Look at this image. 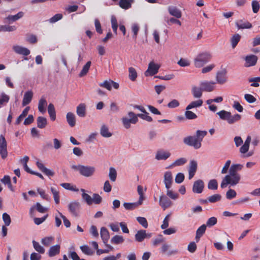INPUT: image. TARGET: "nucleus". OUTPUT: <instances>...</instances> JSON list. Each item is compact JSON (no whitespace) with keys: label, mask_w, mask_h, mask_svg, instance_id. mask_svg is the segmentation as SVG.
<instances>
[{"label":"nucleus","mask_w":260,"mask_h":260,"mask_svg":"<svg viewBox=\"0 0 260 260\" xmlns=\"http://www.w3.org/2000/svg\"><path fill=\"white\" fill-rule=\"evenodd\" d=\"M124 241V239L123 236L120 235H115L111 239V243L113 244H120L122 243Z\"/></svg>","instance_id":"nucleus-40"},{"label":"nucleus","mask_w":260,"mask_h":260,"mask_svg":"<svg viewBox=\"0 0 260 260\" xmlns=\"http://www.w3.org/2000/svg\"><path fill=\"white\" fill-rule=\"evenodd\" d=\"M16 29V27L15 26L0 25V31H13Z\"/></svg>","instance_id":"nucleus-55"},{"label":"nucleus","mask_w":260,"mask_h":260,"mask_svg":"<svg viewBox=\"0 0 260 260\" xmlns=\"http://www.w3.org/2000/svg\"><path fill=\"white\" fill-rule=\"evenodd\" d=\"M207 132L205 131L198 130L194 136H187L183 139V143L189 146L193 147L198 149L202 146L201 142L203 138L207 135Z\"/></svg>","instance_id":"nucleus-1"},{"label":"nucleus","mask_w":260,"mask_h":260,"mask_svg":"<svg viewBox=\"0 0 260 260\" xmlns=\"http://www.w3.org/2000/svg\"><path fill=\"white\" fill-rule=\"evenodd\" d=\"M29 157L27 156H25L23 158L20 160V162L23 165L24 169L26 172L30 173L32 171L27 165V163L28 161Z\"/></svg>","instance_id":"nucleus-47"},{"label":"nucleus","mask_w":260,"mask_h":260,"mask_svg":"<svg viewBox=\"0 0 260 260\" xmlns=\"http://www.w3.org/2000/svg\"><path fill=\"white\" fill-rule=\"evenodd\" d=\"M67 121L71 127H73L76 124L75 115L72 112H68L66 115Z\"/></svg>","instance_id":"nucleus-28"},{"label":"nucleus","mask_w":260,"mask_h":260,"mask_svg":"<svg viewBox=\"0 0 260 260\" xmlns=\"http://www.w3.org/2000/svg\"><path fill=\"white\" fill-rule=\"evenodd\" d=\"M13 51L17 54L27 56L30 54V50L27 48L19 45H14Z\"/></svg>","instance_id":"nucleus-15"},{"label":"nucleus","mask_w":260,"mask_h":260,"mask_svg":"<svg viewBox=\"0 0 260 260\" xmlns=\"http://www.w3.org/2000/svg\"><path fill=\"white\" fill-rule=\"evenodd\" d=\"M221 196L219 194H214L209 197L207 200L204 201V203L209 202L210 203H215L221 200Z\"/></svg>","instance_id":"nucleus-43"},{"label":"nucleus","mask_w":260,"mask_h":260,"mask_svg":"<svg viewBox=\"0 0 260 260\" xmlns=\"http://www.w3.org/2000/svg\"><path fill=\"white\" fill-rule=\"evenodd\" d=\"M203 90L201 87L194 86L192 87L191 93L194 98L199 99L202 96Z\"/></svg>","instance_id":"nucleus-30"},{"label":"nucleus","mask_w":260,"mask_h":260,"mask_svg":"<svg viewBox=\"0 0 260 260\" xmlns=\"http://www.w3.org/2000/svg\"><path fill=\"white\" fill-rule=\"evenodd\" d=\"M137 220L143 228H147L148 227V222L145 217H137Z\"/></svg>","instance_id":"nucleus-64"},{"label":"nucleus","mask_w":260,"mask_h":260,"mask_svg":"<svg viewBox=\"0 0 260 260\" xmlns=\"http://www.w3.org/2000/svg\"><path fill=\"white\" fill-rule=\"evenodd\" d=\"M203 101L202 100L199 99L197 101L191 102L188 105L186 108V110H190L192 108H199L202 106Z\"/></svg>","instance_id":"nucleus-34"},{"label":"nucleus","mask_w":260,"mask_h":260,"mask_svg":"<svg viewBox=\"0 0 260 260\" xmlns=\"http://www.w3.org/2000/svg\"><path fill=\"white\" fill-rule=\"evenodd\" d=\"M170 156L171 153L169 151L159 150L156 153L155 158L157 160H165Z\"/></svg>","instance_id":"nucleus-13"},{"label":"nucleus","mask_w":260,"mask_h":260,"mask_svg":"<svg viewBox=\"0 0 260 260\" xmlns=\"http://www.w3.org/2000/svg\"><path fill=\"white\" fill-rule=\"evenodd\" d=\"M251 6L253 12L254 13H257L260 8L259 3L257 1L253 0L251 3Z\"/></svg>","instance_id":"nucleus-62"},{"label":"nucleus","mask_w":260,"mask_h":260,"mask_svg":"<svg viewBox=\"0 0 260 260\" xmlns=\"http://www.w3.org/2000/svg\"><path fill=\"white\" fill-rule=\"evenodd\" d=\"M99 85L101 87L106 88L108 90H111L112 86L116 89L119 88V84L111 80H105L103 82L100 83Z\"/></svg>","instance_id":"nucleus-14"},{"label":"nucleus","mask_w":260,"mask_h":260,"mask_svg":"<svg viewBox=\"0 0 260 260\" xmlns=\"http://www.w3.org/2000/svg\"><path fill=\"white\" fill-rule=\"evenodd\" d=\"M216 81L218 83L223 84L227 81L226 71L225 70L218 72L216 76Z\"/></svg>","instance_id":"nucleus-18"},{"label":"nucleus","mask_w":260,"mask_h":260,"mask_svg":"<svg viewBox=\"0 0 260 260\" xmlns=\"http://www.w3.org/2000/svg\"><path fill=\"white\" fill-rule=\"evenodd\" d=\"M206 230V225L205 224H203L201 226H200L196 231V239L198 241L200 238L203 236V235L205 233V231Z\"/></svg>","instance_id":"nucleus-38"},{"label":"nucleus","mask_w":260,"mask_h":260,"mask_svg":"<svg viewBox=\"0 0 260 260\" xmlns=\"http://www.w3.org/2000/svg\"><path fill=\"white\" fill-rule=\"evenodd\" d=\"M7 144L3 135L0 136V155L3 159H5L8 156Z\"/></svg>","instance_id":"nucleus-8"},{"label":"nucleus","mask_w":260,"mask_h":260,"mask_svg":"<svg viewBox=\"0 0 260 260\" xmlns=\"http://www.w3.org/2000/svg\"><path fill=\"white\" fill-rule=\"evenodd\" d=\"M82 198L87 205H90L92 204V198L89 194L86 193H82Z\"/></svg>","instance_id":"nucleus-63"},{"label":"nucleus","mask_w":260,"mask_h":260,"mask_svg":"<svg viewBox=\"0 0 260 260\" xmlns=\"http://www.w3.org/2000/svg\"><path fill=\"white\" fill-rule=\"evenodd\" d=\"M128 72L129 79L132 81H135L137 77V73L136 70L133 67H130L128 68Z\"/></svg>","instance_id":"nucleus-49"},{"label":"nucleus","mask_w":260,"mask_h":260,"mask_svg":"<svg viewBox=\"0 0 260 260\" xmlns=\"http://www.w3.org/2000/svg\"><path fill=\"white\" fill-rule=\"evenodd\" d=\"M244 58L245 61L244 66L246 68L255 66L258 59L256 55L253 54L247 55Z\"/></svg>","instance_id":"nucleus-11"},{"label":"nucleus","mask_w":260,"mask_h":260,"mask_svg":"<svg viewBox=\"0 0 260 260\" xmlns=\"http://www.w3.org/2000/svg\"><path fill=\"white\" fill-rule=\"evenodd\" d=\"M187 160L185 157H180L176 159L168 168H172L175 167L181 166L185 164Z\"/></svg>","instance_id":"nucleus-26"},{"label":"nucleus","mask_w":260,"mask_h":260,"mask_svg":"<svg viewBox=\"0 0 260 260\" xmlns=\"http://www.w3.org/2000/svg\"><path fill=\"white\" fill-rule=\"evenodd\" d=\"M24 16V13L22 11L19 12L15 15H9L5 18V20L9 22H14L20 19Z\"/></svg>","instance_id":"nucleus-35"},{"label":"nucleus","mask_w":260,"mask_h":260,"mask_svg":"<svg viewBox=\"0 0 260 260\" xmlns=\"http://www.w3.org/2000/svg\"><path fill=\"white\" fill-rule=\"evenodd\" d=\"M60 246L58 244L52 246L50 247L48 254L49 257H53L60 252Z\"/></svg>","instance_id":"nucleus-23"},{"label":"nucleus","mask_w":260,"mask_h":260,"mask_svg":"<svg viewBox=\"0 0 260 260\" xmlns=\"http://www.w3.org/2000/svg\"><path fill=\"white\" fill-rule=\"evenodd\" d=\"M29 110V107H26L24 110L22 111V113L19 116L16 121V124H19L22 120L28 114V111Z\"/></svg>","instance_id":"nucleus-46"},{"label":"nucleus","mask_w":260,"mask_h":260,"mask_svg":"<svg viewBox=\"0 0 260 260\" xmlns=\"http://www.w3.org/2000/svg\"><path fill=\"white\" fill-rule=\"evenodd\" d=\"M80 207V203L77 201L72 202L68 205L69 211L74 216L77 215Z\"/></svg>","instance_id":"nucleus-16"},{"label":"nucleus","mask_w":260,"mask_h":260,"mask_svg":"<svg viewBox=\"0 0 260 260\" xmlns=\"http://www.w3.org/2000/svg\"><path fill=\"white\" fill-rule=\"evenodd\" d=\"M91 66V61H88L86 62V63L83 67L82 70L79 74L80 77H83L85 76L88 72L90 67Z\"/></svg>","instance_id":"nucleus-50"},{"label":"nucleus","mask_w":260,"mask_h":260,"mask_svg":"<svg viewBox=\"0 0 260 260\" xmlns=\"http://www.w3.org/2000/svg\"><path fill=\"white\" fill-rule=\"evenodd\" d=\"M109 177L110 179L114 182L117 177V172L115 168L110 167L109 169Z\"/></svg>","instance_id":"nucleus-51"},{"label":"nucleus","mask_w":260,"mask_h":260,"mask_svg":"<svg viewBox=\"0 0 260 260\" xmlns=\"http://www.w3.org/2000/svg\"><path fill=\"white\" fill-rule=\"evenodd\" d=\"M240 39L241 36L238 34H235L232 37L231 43L233 48H235L236 47Z\"/></svg>","instance_id":"nucleus-41"},{"label":"nucleus","mask_w":260,"mask_h":260,"mask_svg":"<svg viewBox=\"0 0 260 260\" xmlns=\"http://www.w3.org/2000/svg\"><path fill=\"white\" fill-rule=\"evenodd\" d=\"M218 187V183L216 179L210 180L208 184V188L211 190H216Z\"/></svg>","instance_id":"nucleus-57"},{"label":"nucleus","mask_w":260,"mask_h":260,"mask_svg":"<svg viewBox=\"0 0 260 260\" xmlns=\"http://www.w3.org/2000/svg\"><path fill=\"white\" fill-rule=\"evenodd\" d=\"M241 179V176H236L226 175L222 179L220 187L222 188L226 187L229 184L231 186H235L238 184Z\"/></svg>","instance_id":"nucleus-5"},{"label":"nucleus","mask_w":260,"mask_h":260,"mask_svg":"<svg viewBox=\"0 0 260 260\" xmlns=\"http://www.w3.org/2000/svg\"><path fill=\"white\" fill-rule=\"evenodd\" d=\"M142 204V203L138 201L137 202L135 203H124L123 204V206L126 210H132L138 207Z\"/></svg>","instance_id":"nucleus-32"},{"label":"nucleus","mask_w":260,"mask_h":260,"mask_svg":"<svg viewBox=\"0 0 260 260\" xmlns=\"http://www.w3.org/2000/svg\"><path fill=\"white\" fill-rule=\"evenodd\" d=\"M168 11L170 15L177 18L181 17L182 13L181 11L176 7L170 6L168 8Z\"/></svg>","instance_id":"nucleus-24"},{"label":"nucleus","mask_w":260,"mask_h":260,"mask_svg":"<svg viewBox=\"0 0 260 260\" xmlns=\"http://www.w3.org/2000/svg\"><path fill=\"white\" fill-rule=\"evenodd\" d=\"M137 191L139 195V201L143 204V201L145 199L143 187L141 185H138L137 187Z\"/></svg>","instance_id":"nucleus-59"},{"label":"nucleus","mask_w":260,"mask_h":260,"mask_svg":"<svg viewBox=\"0 0 260 260\" xmlns=\"http://www.w3.org/2000/svg\"><path fill=\"white\" fill-rule=\"evenodd\" d=\"M241 116L240 114H236L234 115H232L231 113L228 123L230 124H233L239 121L241 119Z\"/></svg>","instance_id":"nucleus-45"},{"label":"nucleus","mask_w":260,"mask_h":260,"mask_svg":"<svg viewBox=\"0 0 260 260\" xmlns=\"http://www.w3.org/2000/svg\"><path fill=\"white\" fill-rule=\"evenodd\" d=\"M32 244L34 248L35 249L39 252L40 253L43 254L45 252V249L43 246H42L39 243L35 241V240L32 241Z\"/></svg>","instance_id":"nucleus-52"},{"label":"nucleus","mask_w":260,"mask_h":260,"mask_svg":"<svg viewBox=\"0 0 260 260\" xmlns=\"http://www.w3.org/2000/svg\"><path fill=\"white\" fill-rule=\"evenodd\" d=\"M236 196L237 192L235 190L232 189H230L226 193V198L228 200H232L236 198Z\"/></svg>","instance_id":"nucleus-61"},{"label":"nucleus","mask_w":260,"mask_h":260,"mask_svg":"<svg viewBox=\"0 0 260 260\" xmlns=\"http://www.w3.org/2000/svg\"><path fill=\"white\" fill-rule=\"evenodd\" d=\"M164 182L166 188H170L173 183V177L170 171L165 172L164 174Z\"/></svg>","instance_id":"nucleus-20"},{"label":"nucleus","mask_w":260,"mask_h":260,"mask_svg":"<svg viewBox=\"0 0 260 260\" xmlns=\"http://www.w3.org/2000/svg\"><path fill=\"white\" fill-rule=\"evenodd\" d=\"M51 191L53 194V198L56 204L59 203V191L54 187L51 188Z\"/></svg>","instance_id":"nucleus-58"},{"label":"nucleus","mask_w":260,"mask_h":260,"mask_svg":"<svg viewBox=\"0 0 260 260\" xmlns=\"http://www.w3.org/2000/svg\"><path fill=\"white\" fill-rule=\"evenodd\" d=\"M231 112L222 110L217 113V114L219 116L220 118L222 120H226L227 122L229 119Z\"/></svg>","instance_id":"nucleus-42"},{"label":"nucleus","mask_w":260,"mask_h":260,"mask_svg":"<svg viewBox=\"0 0 260 260\" xmlns=\"http://www.w3.org/2000/svg\"><path fill=\"white\" fill-rule=\"evenodd\" d=\"M236 25L238 29L250 28L252 27V25L248 21L243 22L242 20L236 22Z\"/></svg>","instance_id":"nucleus-36"},{"label":"nucleus","mask_w":260,"mask_h":260,"mask_svg":"<svg viewBox=\"0 0 260 260\" xmlns=\"http://www.w3.org/2000/svg\"><path fill=\"white\" fill-rule=\"evenodd\" d=\"M198 168V162L195 160H191L188 166V179H191L194 176Z\"/></svg>","instance_id":"nucleus-12"},{"label":"nucleus","mask_w":260,"mask_h":260,"mask_svg":"<svg viewBox=\"0 0 260 260\" xmlns=\"http://www.w3.org/2000/svg\"><path fill=\"white\" fill-rule=\"evenodd\" d=\"M160 65L158 63H155L153 61L150 62L148 66L147 70L145 72L144 75L145 76H152L156 74L160 68Z\"/></svg>","instance_id":"nucleus-6"},{"label":"nucleus","mask_w":260,"mask_h":260,"mask_svg":"<svg viewBox=\"0 0 260 260\" xmlns=\"http://www.w3.org/2000/svg\"><path fill=\"white\" fill-rule=\"evenodd\" d=\"M251 141V137L250 136H247L244 142V144L240 148L239 151L240 153L245 154L249 149L250 143Z\"/></svg>","instance_id":"nucleus-21"},{"label":"nucleus","mask_w":260,"mask_h":260,"mask_svg":"<svg viewBox=\"0 0 260 260\" xmlns=\"http://www.w3.org/2000/svg\"><path fill=\"white\" fill-rule=\"evenodd\" d=\"M204 187V182L202 180H198L193 183L192 191L196 193H201L203 190Z\"/></svg>","instance_id":"nucleus-17"},{"label":"nucleus","mask_w":260,"mask_h":260,"mask_svg":"<svg viewBox=\"0 0 260 260\" xmlns=\"http://www.w3.org/2000/svg\"><path fill=\"white\" fill-rule=\"evenodd\" d=\"M80 249L83 253L88 255H91L94 252L93 250H92L88 245H86L80 246Z\"/></svg>","instance_id":"nucleus-48"},{"label":"nucleus","mask_w":260,"mask_h":260,"mask_svg":"<svg viewBox=\"0 0 260 260\" xmlns=\"http://www.w3.org/2000/svg\"><path fill=\"white\" fill-rule=\"evenodd\" d=\"M211 58V55L209 52H203L199 54L194 59L195 67L200 68L209 61Z\"/></svg>","instance_id":"nucleus-3"},{"label":"nucleus","mask_w":260,"mask_h":260,"mask_svg":"<svg viewBox=\"0 0 260 260\" xmlns=\"http://www.w3.org/2000/svg\"><path fill=\"white\" fill-rule=\"evenodd\" d=\"M9 101V96L5 94L2 93L0 94V108L2 105H5Z\"/></svg>","instance_id":"nucleus-54"},{"label":"nucleus","mask_w":260,"mask_h":260,"mask_svg":"<svg viewBox=\"0 0 260 260\" xmlns=\"http://www.w3.org/2000/svg\"><path fill=\"white\" fill-rule=\"evenodd\" d=\"M33 96V92L31 90H28L25 92L22 101V106H25L29 104Z\"/></svg>","instance_id":"nucleus-22"},{"label":"nucleus","mask_w":260,"mask_h":260,"mask_svg":"<svg viewBox=\"0 0 260 260\" xmlns=\"http://www.w3.org/2000/svg\"><path fill=\"white\" fill-rule=\"evenodd\" d=\"M37 126L40 128H44L47 125V119L45 117L40 116L37 118Z\"/></svg>","instance_id":"nucleus-44"},{"label":"nucleus","mask_w":260,"mask_h":260,"mask_svg":"<svg viewBox=\"0 0 260 260\" xmlns=\"http://www.w3.org/2000/svg\"><path fill=\"white\" fill-rule=\"evenodd\" d=\"M48 112L51 120L54 121L56 119V112L54 106L52 104H49L48 106Z\"/></svg>","instance_id":"nucleus-37"},{"label":"nucleus","mask_w":260,"mask_h":260,"mask_svg":"<svg viewBox=\"0 0 260 260\" xmlns=\"http://www.w3.org/2000/svg\"><path fill=\"white\" fill-rule=\"evenodd\" d=\"M137 116V118L138 117L141 118V119L146 120L148 122H151L152 121V118L148 115V113L146 112V113H143L142 114H136Z\"/></svg>","instance_id":"nucleus-60"},{"label":"nucleus","mask_w":260,"mask_h":260,"mask_svg":"<svg viewBox=\"0 0 260 260\" xmlns=\"http://www.w3.org/2000/svg\"><path fill=\"white\" fill-rule=\"evenodd\" d=\"M169 245L166 243H164V244H162L161 246V252L164 253H166L168 256H170L173 254H175L178 253V250L176 249L169 251Z\"/></svg>","instance_id":"nucleus-27"},{"label":"nucleus","mask_w":260,"mask_h":260,"mask_svg":"<svg viewBox=\"0 0 260 260\" xmlns=\"http://www.w3.org/2000/svg\"><path fill=\"white\" fill-rule=\"evenodd\" d=\"M100 134L105 138H109L112 135V133L109 131L108 127L105 125L102 126L100 130Z\"/></svg>","instance_id":"nucleus-39"},{"label":"nucleus","mask_w":260,"mask_h":260,"mask_svg":"<svg viewBox=\"0 0 260 260\" xmlns=\"http://www.w3.org/2000/svg\"><path fill=\"white\" fill-rule=\"evenodd\" d=\"M54 239V237L52 236L46 237L41 240V243L45 246H48L52 243Z\"/></svg>","instance_id":"nucleus-53"},{"label":"nucleus","mask_w":260,"mask_h":260,"mask_svg":"<svg viewBox=\"0 0 260 260\" xmlns=\"http://www.w3.org/2000/svg\"><path fill=\"white\" fill-rule=\"evenodd\" d=\"M138 121V118H137V115L132 111L128 112L126 116H123L121 118L122 125L126 129L129 128L132 124H135Z\"/></svg>","instance_id":"nucleus-4"},{"label":"nucleus","mask_w":260,"mask_h":260,"mask_svg":"<svg viewBox=\"0 0 260 260\" xmlns=\"http://www.w3.org/2000/svg\"><path fill=\"white\" fill-rule=\"evenodd\" d=\"M167 196L172 200H175L178 198L179 194L171 190L170 188H167Z\"/></svg>","instance_id":"nucleus-56"},{"label":"nucleus","mask_w":260,"mask_h":260,"mask_svg":"<svg viewBox=\"0 0 260 260\" xmlns=\"http://www.w3.org/2000/svg\"><path fill=\"white\" fill-rule=\"evenodd\" d=\"M134 0H120L119 6L122 9L127 10L131 8Z\"/></svg>","instance_id":"nucleus-33"},{"label":"nucleus","mask_w":260,"mask_h":260,"mask_svg":"<svg viewBox=\"0 0 260 260\" xmlns=\"http://www.w3.org/2000/svg\"><path fill=\"white\" fill-rule=\"evenodd\" d=\"M72 168L78 171L81 175L86 177L92 176L95 171V168L90 166L73 165L72 166Z\"/></svg>","instance_id":"nucleus-2"},{"label":"nucleus","mask_w":260,"mask_h":260,"mask_svg":"<svg viewBox=\"0 0 260 260\" xmlns=\"http://www.w3.org/2000/svg\"><path fill=\"white\" fill-rule=\"evenodd\" d=\"M152 237L151 233H147L144 230L138 231L135 235L136 241L138 242H143L145 239H149Z\"/></svg>","instance_id":"nucleus-7"},{"label":"nucleus","mask_w":260,"mask_h":260,"mask_svg":"<svg viewBox=\"0 0 260 260\" xmlns=\"http://www.w3.org/2000/svg\"><path fill=\"white\" fill-rule=\"evenodd\" d=\"M215 84L214 81H203L200 82V86L203 91L211 92L215 88Z\"/></svg>","instance_id":"nucleus-9"},{"label":"nucleus","mask_w":260,"mask_h":260,"mask_svg":"<svg viewBox=\"0 0 260 260\" xmlns=\"http://www.w3.org/2000/svg\"><path fill=\"white\" fill-rule=\"evenodd\" d=\"M77 115L81 117H84L86 115V105L84 103L80 104L76 109Z\"/></svg>","instance_id":"nucleus-29"},{"label":"nucleus","mask_w":260,"mask_h":260,"mask_svg":"<svg viewBox=\"0 0 260 260\" xmlns=\"http://www.w3.org/2000/svg\"><path fill=\"white\" fill-rule=\"evenodd\" d=\"M47 105V102L46 99L44 97H42L38 104V110L42 113L44 114L46 112L45 107Z\"/></svg>","instance_id":"nucleus-31"},{"label":"nucleus","mask_w":260,"mask_h":260,"mask_svg":"<svg viewBox=\"0 0 260 260\" xmlns=\"http://www.w3.org/2000/svg\"><path fill=\"white\" fill-rule=\"evenodd\" d=\"M159 204L163 210H165L172 206V202L168 197L162 194L159 197Z\"/></svg>","instance_id":"nucleus-10"},{"label":"nucleus","mask_w":260,"mask_h":260,"mask_svg":"<svg viewBox=\"0 0 260 260\" xmlns=\"http://www.w3.org/2000/svg\"><path fill=\"white\" fill-rule=\"evenodd\" d=\"M36 165L37 167L39 169V170L46 175L49 177L53 176L54 175V172H53V171L46 168L43 165V164L40 162L39 161H37Z\"/></svg>","instance_id":"nucleus-19"},{"label":"nucleus","mask_w":260,"mask_h":260,"mask_svg":"<svg viewBox=\"0 0 260 260\" xmlns=\"http://www.w3.org/2000/svg\"><path fill=\"white\" fill-rule=\"evenodd\" d=\"M100 235L104 243L106 244V243H108L110 238V235L108 230L106 228L102 227L101 229Z\"/></svg>","instance_id":"nucleus-25"}]
</instances>
